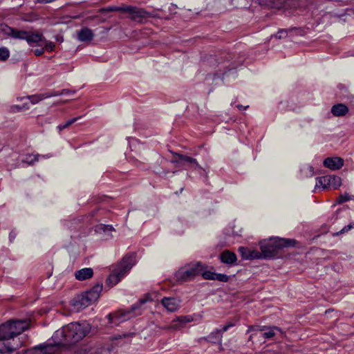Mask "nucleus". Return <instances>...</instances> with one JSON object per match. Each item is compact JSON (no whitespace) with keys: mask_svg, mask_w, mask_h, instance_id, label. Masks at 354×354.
I'll return each instance as SVG.
<instances>
[{"mask_svg":"<svg viewBox=\"0 0 354 354\" xmlns=\"http://www.w3.org/2000/svg\"><path fill=\"white\" fill-rule=\"evenodd\" d=\"M105 227H106V230H113V227H112L111 225H106Z\"/></svg>","mask_w":354,"mask_h":354,"instance_id":"603ef678","label":"nucleus"},{"mask_svg":"<svg viewBox=\"0 0 354 354\" xmlns=\"http://www.w3.org/2000/svg\"><path fill=\"white\" fill-rule=\"evenodd\" d=\"M41 156L44 157V156H41L39 154H27L23 158L22 162L24 163H27L29 165H33L35 162L39 161V158Z\"/></svg>","mask_w":354,"mask_h":354,"instance_id":"bb28decb","label":"nucleus"},{"mask_svg":"<svg viewBox=\"0 0 354 354\" xmlns=\"http://www.w3.org/2000/svg\"><path fill=\"white\" fill-rule=\"evenodd\" d=\"M204 265L201 262L187 264L176 272L175 278L176 281L180 282L191 281L201 274Z\"/></svg>","mask_w":354,"mask_h":354,"instance_id":"20e7f679","label":"nucleus"},{"mask_svg":"<svg viewBox=\"0 0 354 354\" xmlns=\"http://www.w3.org/2000/svg\"><path fill=\"white\" fill-rule=\"evenodd\" d=\"M209 64L212 65H215L216 64H220L221 62H218L214 57H210Z\"/></svg>","mask_w":354,"mask_h":354,"instance_id":"49530a36","label":"nucleus"},{"mask_svg":"<svg viewBox=\"0 0 354 354\" xmlns=\"http://www.w3.org/2000/svg\"><path fill=\"white\" fill-rule=\"evenodd\" d=\"M234 324L232 323V322H229L227 323V324L224 325L221 329H220L221 330V333L222 332H226L228 330V329L232 326H234Z\"/></svg>","mask_w":354,"mask_h":354,"instance_id":"79ce46f5","label":"nucleus"},{"mask_svg":"<svg viewBox=\"0 0 354 354\" xmlns=\"http://www.w3.org/2000/svg\"><path fill=\"white\" fill-rule=\"evenodd\" d=\"M122 12L127 14V18L138 23H144L146 21L147 11L142 8L133 6L123 5Z\"/></svg>","mask_w":354,"mask_h":354,"instance_id":"0eeeda50","label":"nucleus"},{"mask_svg":"<svg viewBox=\"0 0 354 354\" xmlns=\"http://www.w3.org/2000/svg\"><path fill=\"white\" fill-rule=\"evenodd\" d=\"M97 17L96 16H93V17H88V19H93L94 18Z\"/></svg>","mask_w":354,"mask_h":354,"instance_id":"864d4df0","label":"nucleus"},{"mask_svg":"<svg viewBox=\"0 0 354 354\" xmlns=\"http://www.w3.org/2000/svg\"><path fill=\"white\" fill-rule=\"evenodd\" d=\"M9 323L12 331L15 332V338H19L24 342L23 337H19V335L22 332L28 328V324L24 320L10 321Z\"/></svg>","mask_w":354,"mask_h":354,"instance_id":"f8f14e48","label":"nucleus"},{"mask_svg":"<svg viewBox=\"0 0 354 354\" xmlns=\"http://www.w3.org/2000/svg\"><path fill=\"white\" fill-rule=\"evenodd\" d=\"M288 33L286 30H280L277 32L275 35V37L277 39L285 38L287 36Z\"/></svg>","mask_w":354,"mask_h":354,"instance_id":"ea45409f","label":"nucleus"},{"mask_svg":"<svg viewBox=\"0 0 354 354\" xmlns=\"http://www.w3.org/2000/svg\"><path fill=\"white\" fill-rule=\"evenodd\" d=\"M285 0H259V3L272 8L279 9L284 5Z\"/></svg>","mask_w":354,"mask_h":354,"instance_id":"4be33fe9","label":"nucleus"},{"mask_svg":"<svg viewBox=\"0 0 354 354\" xmlns=\"http://www.w3.org/2000/svg\"><path fill=\"white\" fill-rule=\"evenodd\" d=\"M40 3H48L55 1V0H37Z\"/></svg>","mask_w":354,"mask_h":354,"instance_id":"09e8293b","label":"nucleus"},{"mask_svg":"<svg viewBox=\"0 0 354 354\" xmlns=\"http://www.w3.org/2000/svg\"><path fill=\"white\" fill-rule=\"evenodd\" d=\"M324 165L332 170L339 169L344 165V160L339 157L327 158L324 160Z\"/></svg>","mask_w":354,"mask_h":354,"instance_id":"4468645a","label":"nucleus"},{"mask_svg":"<svg viewBox=\"0 0 354 354\" xmlns=\"http://www.w3.org/2000/svg\"><path fill=\"white\" fill-rule=\"evenodd\" d=\"M135 263L136 255L134 254H127L124 257L109 276L106 279V283L109 286L116 285L128 273Z\"/></svg>","mask_w":354,"mask_h":354,"instance_id":"7ed1b4c3","label":"nucleus"},{"mask_svg":"<svg viewBox=\"0 0 354 354\" xmlns=\"http://www.w3.org/2000/svg\"><path fill=\"white\" fill-rule=\"evenodd\" d=\"M5 33L12 38L26 40L30 46H35L37 44H41L44 40V36L41 34L19 30L12 27H8Z\"/></svg>","mask_w":354,"mask_h":354,"instance_id":"39448f33","label":"nucleus"},{"mask_svg":"<svg viewBox=\"0 0 354 354\" xmlns=\"http://www.w3.org/2000/svg\"><path fill=\"white\" fill-rule=\"evenodd\" d=\"M183 327V324H181V322H180L178 321V319L177 318L176 319H174L170 325L165 327L164 328L167 330H177L181 329Z\"/></svg>","mask_w":354,"mask_h":354,"instance_id":"c85d7f7f","label":"nucleus"},{"mask_svg":"<svg viewBox=\"0 0 354 354\" xmlns=\"http://www.w3.org/2000/svg\"><path fill=\"white\" fill-rule=\"evenodd\" d=\"M91 304L84 293L76 296L71 301L73 310L77 312L84 309Z\"/></svg>","mask_w":354,"mask_h":354,"instance_id":"1a4fd4ad","label":"nucleus"},{"mask_svg":"<svg viewBox=\"0 0 354 354\" xmlns=\"http://www.w3.org/2000/svg\"><path fill=\"white\" fill-rule=\"evenodd\" d=\"M22 111L20 105H12L9 107V112L12 113H16Z\"/></svg>","mask_w":354,"mask_h":354,"instance_id":"58836bf2","label":"nucleus"},{"mask_svg":"<svg viewBox=\"0 0 354 354\" xmlns=\"http://www.w3.org/2000/svg\"><path fill=\"white\" fill-rule=\"evenodd\" d=\"M178 321L183 324V326H184L186 324L189 323L194 320V319L189 316H180L178 317Z\"/></svg>","mask_w":354,"mask_h":354,"instance_id":"c9c22d12","label":"nucleus"},{"mask_svg":"<svg viewBox=\"0 0 354 354\" xmlns=\"http://www.w3.org/2000/svg\"><path fill=\"white\" fill-rule=\"evenodd\" d=\"M147 299H141L138 304L133 305L130 310L127 311H119L113 315L111 314L108 315L109 319H115L118 323L123 322L131 317V313H133L135 316L141 315L140 306L147 301Z\"/></svg>","mask_w":354,"mask_h":354,"instance_id":"423d86ee","label":"nucleus"},{"mask_svg":"<svg viewBox=\"0 0 354 354\" xmlns=\"http://www.w3.org/2000/svg\"><path fill=\"white\" fill-rule=\"evenodd\" d=\"M45 96H46V99L51 97H55V96H59L62 95L61 91H52L49 93H44Z\"/></svg>","mask_w":354,"mask_h":354,"instance_id":"a19ab883","label":"nucleus"},{"mask_svg":"<svg viewBox=\"0 0 354 354\" xmlns=\"http://www.w3.org/2000/svg\"><path fill=\"white\" fill-rule=\"evenodd\" d=\"M295 243V240L281 238H270L260 243L261 259L272 257L279 249L292 246Z\"/></svg>","mask_w":354,"mask_h":354,"instance_id":"f03ea898","label":"nucleus"},{"mask_svg":"<svg viewBox=\"0 0 354 354\" xmlns=\"http://www.w3.org/2000/svg\"><path fill=\"white\" fill-rule=\"evenodd\" d=\"M348 112V108L344 104L339 103L333 105L331 108V113L335 116H344Z\"/></svg>","mask_w":354,"mask_h":354,"instance_id":"aec40b11","label":"nucleus"},{"mask_svg":"<svg viewBox=\"0 0 354 354\" xmlns=\"http://www.w3.org/2000/svg\"><path fill=\"white\" fill-rule=\"evenodd\" d=\"M228 279H229V277L227 275H226L225 274L216 273L214 280H217V281H223V282H227L228 281Z\"/></svg>","mask_w":354,"mask_h":354,"instance_id":"e433bc0d","label":"nucleus"},{"mask_svg":"<svg viewBox=\"0 0 354 354\" xmlns=\"http://www.w3.org/2000/svg\"><path fill=\"white\" fill-rule=\"evenodd\" d=\"M353 228H354V222H351L348 225L343 227L339 232L337 233V234H344Z\"/></svg>","mask_w":354,"mask_h":354,"instance_id":"4c0bfd02","label":"nucleus"},{"mask_svg":"<svg viewBox=\"0 0 354 354\" xmlns=\"http://www.w3.org/2000/svg\"><path fill=\"white\" fill-rule=\"evenodd\" d=\"M206 339L213 343L221 342L222 340L221 330L216 329L211 333Z\"/></svg>","mask_w":354,"mask_h":354,"instance_id":"393cba45","label":"nucleus"},{"mask_svg":"<svg viewBox=\"0 0 354 354\" xmlns=\"http://www.w3.org/2000/svg\"><path fill=\"white\" fill-rule=\"evenodd\" d=\"M147 15L146 16V20L149 18H160L156 12H148L147 11Z\"/></svg>","mask_w":354,"mask_h":354,"instance_id":"c03bdc74","label":"nucleus"},{"mask_svg":"<svg viewBox=\"0 0 354 354\" xmlns=\"http://www.w3.org/2000/svg\"><path fill=\"white\" fill-rule=\"evenodd\" d=\"M328 176H329L328 179L330 180L329 187H332L333 189H336L341 186L342 179L340 177H339L337 176H335V175H333V176L328 175Z\"/></svg>","mask_w":354,"mask_h":354,"instance_id":"cd10ccee","label":"nucleus"},{"mask_svg":"<svg viewBox=\"0 0 354 354\" xmlns=\"http://www.w3.org/2000/svg\"><path fill=\"white\" fill-rule=\"evenodd\" d=\"M102 288V283H97L89 290L85 292L84 294L91 303L95 302L99 299Z\"/></svg>","mask_w":354,"mask_h":354,"instance_id":"2eb2a0df","label":"nucleus"},{"mask_svg":"<svg viewBox=\"0 0 354 354\" xmlns=\"http://www.w3.org/2000/svg\"><path fill=\"white\" fill-rule=\"evenodd\" d=\"M254 330H257L259 331L263 332V337L265 339H272L278 333L283 335V330L277 326H250L248 330V332L252 331Z\"/></svg>","mask_w":354,"mask_h":354,"instance_id":"6e6552de","label":"nucleus"},{"mask_svg":"<svg viewBox=\"0 0 354 354\" xmlns=\"http://www.w3.org/2000/svg\"><path fill=\"white\" fill-rule=\"evenodd\" d=\"M328 178H329L328 175L317 178L315 189L319 188V187H322L323 189H326V188L329 187L330 180Z\"/></svg>","mask_w":354,"mask_h":354,"instance_id":"b1692460","label":"nucleus"},{"mask_svg":"<svg viewBox=\"0 0 354 354\" xmlns=\"http://www.w3.org/2000/svg\"><path fill=\"white\" fill-rule=\"evenodd\" d=\"M161 304L169 312H176L180 307L181 300L176 297H163Z\"/></svg>","mask_w":354,"mask_h":354,"instance_id":"9b49d317","label":"nucleus"},{"mask_svg":"<svg viewBox=\"0 0 354 354\" xmlns=\"http://www.w3.org/2000/svg\"><path fill=\"white\" fill-rule=\"evenodd\" d=\"M82 117L81 116H79V117H76V118H73L72 119H70L68 120V121H66L65 123H63V124H60L59 125L57 126V129L59 131H62L63 129L68 127L69 126H71L72 124L75 123V122H77L79 119H80Z\"/></svg>","mask_w":354,"mask_h":354,"instance_id":"c756f323","label":"nucleus"},{"mask_svg":"<svg viewBox=\"0 0 354 354\" xmlns=\"http://www.w3.org/2000/svg\"><path fill=\"white\" fill-rule=\"evenodd\" d=\"M123 6H107L105 8H102L99 10L100 12H113V11H118L122 12Z\"/></svg>","mask_w":354,"mask_h":354,"instance_id":"7c9ffc66","label":"nucleus"},{"mask_svg":"<svg viewBox=\"0 0 354 354\" xmlns=\"http://www.w3.org/2000/svg\"><path fill=\"white\" fill-rule=\"evenodd\" d=\"M205 267L204 266V268L202 272L201 273L203 277L205 279L214 280L216 272H212L210 270H205Z\"/></svg>","mask_w":354,"mask_h":354,"instance_id":"2f4dec72","label":"nucleus"},{"mask_svg":"<svg viewBox=\"0 0 354 354\" xmlns=\"http://www.w3.org/2000/svg\"><path fill=\"white\" fill-rule=\"evenodd\" d=\"M18 101L23 100L24 99H28L32 104H36L39 102L46 99V96H45L44 93L40 94H35L30 95H26L21 97L17 98Z\"/></svg>","mask_w":354,"mask_h":354,"instance_id":"5701e85b","label":"nucleus"},{"mask_svg":"<svg viewBox=\"0 0 354 354\" xmlns=\"http://www.w3.org/2000/svg\"><path fill=\"white\" fill-rule=\"evenodd\" d=\"M89 330L86 323H70L55 332L52 337L53 344H41L26 351L24 354H55L58 346H71L78 342L86 335Z\"/></svg>","mask_w":354,"mask_h":354,"instance_id":"f257e3e1","label":"nucleus"},{"mask_svg":"<svg viewBox=\"0 0 354 354\" xmlns=\"http://www.w3.org/2000/svg\"><path fill=\"white\" fill-rule=\"evenodd\" d=\"M23 345V341L19 338L17 342L0 339V353L12 352L19 348Z\"/></svg>","mask_w":354,"mask_h":354,"instance_id":"ddd939ff","label":"nucleus"},{"mask_svg":"<svg viewBox=\"0 0 354 354\" xmlns=\"http://www.w3.org/2000/svg\"><path fill=\"white\" fill-rule=\"evenodd\" d=\"M93 276V270L91 268H84L75 272V278L79 281H84Z\"/></svg>","mask_w":354,"mask_h":354,"instance_id":"6ab92c4d","label":"nucleus"},{"mask_svg":"<svg viewBox=\"0 0 354 354\" xmlns=\"http://www.w3.org/2000/svg\"><path fill=\"white\" fill-rule=\"evenodd\" d=\"M76 92L75 90H70V89H63L61 91L62 95L66 94L75 93Z\"/></svg>","mask_w":354,"mask_h":354,"instance_id":"a18cd8bd","label":"nucleus"},{"mask_svg":"<svg viewBox=\"0 0 354 354\" xmlns=\"http://www.w3.org/2000/svg\"><path fill=\"white\" fill-rule=\"evenodd\" d=\"M301 176L304 178H310L314 176V168L310 165H304L301 169Z\"/></svg>","mask_w":354,"mask_h":354,"instance_id":"a878e982","label":"nucleus"},{"mask_svg":"<svg viewBox=\"0 0 354 354\" xmlns=\"http://www.w3.org/2000/svg\"><path fill=\"white\" fill-rule=\"evenodd\" d=\"M221 262L228 265H233L236 263L237 258L235 253L230 250H225L220 254Z\"/></svg>","mask_w":354,"mask_h":354,"instance_id":"f3484780","label":"nucleus"},{"mask_svg":"<svg viewBox=\"0 0 354 354\" xmlns=\"http://www.w3.org/2000/svg\"><path fill=\"white\" fill-rule=\"evenodd\" d=\"M174 156L178 158V159L176 160V162H187L190 165V167L194 169H201V167L198 165V162L195 158L179 154V153H175Z\"/></svg>","mask_w":354,"mask_h":354,"instance_id":"a211bd4d","label":"nucleus"},{"mask_svg":"<svg viewBox=\"0 0 354 354\" xmlns=\"http://www.w3.org/2000/svg\"><path fill=\"white\" fill-rule=\"evenodd\" d=\"M351 199L350 195L348 193H344V194L340 195L336 200L337 203H343L344 202L348 201Z\"/></svg>","mask_w":354,"mask_h":354,"instance_id":"f704fd0d","label":"nucleus"},{"mask_svg":"<svg viewBox=\"0 0 354 354\" xmlns=\"http://www.w3.org/2000/svg\"><path fill=\"white\" fill-rule=\"evenodd\" d=\"M0 339L17 342L15 338V332L12 331L9 322L0 326Z\"/></svg>","mask_w":354,"mask_h":354,"instance_id":"9d476101","label":"nucleus"},{"mask_svg":"<svg viewBox=\"0 0 354 354\" xmlns=\"http://www.w3.org/2000/svg\"><path fill=\"white\" fill-rule=\"evenodd\" d=\"M94 37L93 31L88 28H82L77 33V39L81 41H89Z\"/></svg>","mask_w":354,"mask_h":354,"instance_id":"412c9836","label":"nucleus"},{"mask_svg":"<svg viewBox=\"0 0 354 354\" xmlns=\"http://www.w3.org/2000/svg\"><path fill=\"white\" fill-rule=\"evenodd\" d=\"M239 252L243 259H261L259 252L254 250H250L246 247L241 246L238 249Z\"/></svg>","mask_w":354,"mask_h":354,"instance_id":"dca6fc26","label":"nucleus"},{"mask_svg":"<svg viewBox=\"0 0 354 354\" xmlns=\"http://www.w3.org/2000/svg\"><path fill=\"white\" fill-rule=\"evenodd\" d=\"M10 56V52L8 48L1 47L0 48V60L6 61Z\"/></svg>","mask_w":354,"mask_h":354,"instance_id":"72a5a7b5","label":"nucleus"},{"mask_svg":"<svg viewBox=\"0 0 354 354\" xmlns=\"http://www.w3.org/2000/svg\"><path fill=\"white\" fill-rule=\"evenodd\" d=\"M338 87H339V89L344 90L345 92L347 91V88L344 85H343V84H339L338 86Z\"/></svg>","mask_w":354,"mask_h":354,"instance_id":"3c124183","label":"nucleus"},{"mask_svg":"<svg viewBox=\"0 0 354 354\" xmlns=\"http://www.w3.org/2000/svg\"><path fill=\"white\" fill-rule=\"evenodd\" d=\"M39 46H44V50H46L47 51H53L55 48V44L51 41H47L45 38L44 37L43 41L41 42V44H39Z\"/></svg>","mask_w":354,"mask_h":354,"instance_id":"473e14b6","label":"nucleus"},{"mask_svg":"<svg viewBox=\"0 0 354 354\" xmlns=\"http://www.w3.org/2000/svg\"><path fill=\"white\" fill-rule=\"evenodd\" d=\"M21 108L22 111L28 110L30 109L29 104L28 103H24V104H23L21 106Z\"/></svg>","mask_w":354,"mask_h":354,"instance_id":"de8ad7c7","label":"nucleus"},{"mask_svg":"<svg viewBox=\"0 0 354 354\" xmlns=\"http://www.w3.org/2000/svg\"><path fill=\"white\" fill-rule=\"evenodd\" d=\"M236 107H237L239 110H245V109H247L249 107V106H248V105H247V106H243V105H241V104H238V105L236 106Z\"/></svg>","mask_w":354,"mask_h":354,"instance_id":"8fccbe9b","label":"nucleus"},{"mask_svg":"<svg viewBox=\"0 0 354 354\" xmlns=\"http://www.w3.org/2000/svg\"><path fill=\"white\" fill-rule=\"evenodd\" d=\"M44 52V48H36V49H33L32 50V53L37 55V56H40Z\"/></svg>","mask_w":354,"mask_h":354,"instance_id":"37998d69","label":"nucleus"}]
</instances>
